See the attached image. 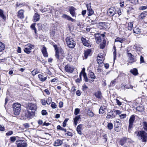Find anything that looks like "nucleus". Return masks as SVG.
I'll use <instances>...</instances> for the list:
<instances>
[{
  "label": "nucleus",
  "mask_w": 147,
  "mask_h": 147,
  "mask_svg": "<svg viewBox=\"0 0 147 147\" xmlns=\"http://www.w3.org/2000/svg\"><path fill=\"white\" fill-rule=\"evenodd\" d=\"M81 94V92L80 90H78L76 92V94L78 96H80Z\"/></svg>",
  "instance_id": "61"
},
{
  "label": "nucleus",
  "mask_w": 147,
  "mask_h": 147,
  "mask_svg": "<svg viewBox=\"0 0 147 147\" xmlns=\"http://www.w3.org/2000/svg\"><path fill=\"white\" fill-rule=\"evenodd\" d=\"M69 120V119L66 118L63 123V126L65 127L66 125V123Z\"/></svg>",
  "instance_id": "48"
},
{
  "label": "nucleus",
  "mask_w": 147,
  "mask_h": 147,
  "mask_svg": "<svg viewBox=\"0 0 147 147\" xmlns=\"http://www.w3.org/2000/svg\"><path fill=\"white\" fill-rule=\"evenodd\" d=\"M13 134V132L12 131H10L6 133V135L9 136L12 135Z\"/></svg>",
  "instance_id": "54"
},
{
  "label": "nucleus",
  "mask_w": 147,
  "mask_h": 147,
  "mask_svg": "<svg viewBox=\"0 0 147 147\" xmlns=\"http://www.w3.org/2000/svg\"><path fill=\"white\" fill-rule=\"evenodd\" d=\"M23 125L25 128H27L29 127V124L28 123H26L24 124H23Z\"/></svg>",
  "instance_id": "63"
},
{
  "label": "nucleus",
  "mask_w": 147,
  "mask_h": 147,
  "mask_svg": "<svg viewBox=\"0 0 147 147\" xmlns=\"http://www.w3.org/2000/svg\"><path fill=\"white\" fill-rule=\"evenodd\" d=\"M87 114L88 115L91 117H92L94 116V113L92 111H88L87 112Z\"/></svg>",
  "instance_id": "46"
},
{
  "label": "nucleus",
  "mask_w": 147,
  "mask_h": 147,
  "mask_svg": "<svg viewBox=\"0 0 147 147\" xmlns=\"http://www.w3.org/2000/svg\"><path fill=\"white\" fill-rule=\"evenodd\" d=\"M121 121L119 119H117L114 121L115 127H119L120 125Z\"/></svg>",
  "instance_id": "29"
},
{
  "label": "nucleus",
  "mask_w": 147,
  "mask_h": 147,
  "mask_svg": "<svg viewBox=\"0 0 147 147\" xmlns=\"http://www.w3.org/2000/svg\"><path fill=\"white\" fill-rule=\"evenodd\" d=\"M51 106L52 108L55 109L56 108L57 105L55 102H53L51 103Z\"/></svg>",
  "instance_id": "49"
},
{
  "label": "nucleus",
  "mask_w": 147,
  "mask_h": 147,
  "mask_svg": "<svg viewBox=\"0 0 147 147\" xmlns=\"http://www.w3.org/2000/svg\"><path fill=\"white\" fill-rule=\"evenodd\" d=\"M104 59V57L102 55H99L97 57V62L99 64H101L102 63Z\"/></svg>",
  "instance_id": "13"
},
{
  "label": "nucleus",
  "mask_w": 147,
  "mask_h": 147,
  "mask_svg": "<svg viewBox=\"0 0 147 147\" xmlns=\"http://www.w3.org/2000/svg\"><path fill=\"white\" fill-rule=\"evenodd\" d=\"M84 79V81L86 82H88L89 81V79H88L87 77L86 74V73H84L83 75H82Z\"/></svg>",
  "instance_id": "43"
},
{
  "label": "nucleus",
  "mask_w": 147,
  "mask_h": 147,
  "mask_svg": "<svg viewBox=\"0 0 147 147\" xmlns=\"http://www.w3.org/2000/svg\"><path fill=\"white\" fill-rule=\"evenodd\" d=\"M117 114L119 115L121 113V111L119 110H116L115 111Z\"/></svg>",
  "instance_id": "64"
},
{
  "label": "nucleus",
  "mask_w": 147,
  "mask_h": 147,
  "mask_svg": "<svg viewBox=\"0 0 147 147\" xmlns=\"http://www.w3.org/2000/svg\"><path fill=\"white\" fill-rule=\"evenodd\" d=\"M61 17L63 19H67L68 20L71 21L72 22H73L74 20L72 19L69 16L65 14H63L61 16Z\"/></svg>",
  "instance_id": "17"
},
{
  "label": "nucleus",
  "mask_w": 147,
  "mask_h": 147,
  "mask_svg": "<svg viewBox=\"0 0 147 147\" xmlns=\"http://www.w3.org/2000/svg\"><path fill=\"white\" fill-rule=\"evenodd\" d=\"M89 77L92 79H94L96 78V77L94 75V74L91 71H89Z\"/></svg>",
  "instance_id": "32"
},
{
  "label": "nucleus",
  "mask_w": 147,
  "mask_h": 147,
  "mask_svg": "<svg viewBox=\"0 0 147 147\" xmlns=\"http://www.w3.org/2000/svg\"><path fill=\"white\" fill-rule=\"evenodd\" d=\"M86 7L87 9L88 16H90L94 14V12L91 8L90 5H86Z\"/></svg>",
  "instance_id": "12"
},
{
  "label": "nucleus",
  "mask_w": 147,
  "mask_h": 147,
  "mask_svg": "<svg viewBox=\"0 0 147 147\" xmlns=\"http://www.w3.org/2000/svg\"><path fill=\"white\" fill-rule=\"evenodd\" d=\"M144 128L145 130L147 131V121H144L143 123Z\"/></svg>",
  "instance_id": "41"
},
{
  "label": "nucleus",
  "mask_w": 147,
  "mask_h": 147,
  "mask_svg": "<svg viewBox=\"0 0 147 147\" xmlns=\"http://www.w3.org/2000/svg\"><path fill=\"white\" fill-rule=\"evenodd\" d=\"M115 9L113 7L109 8L107 12L108 15L110 16H113L116 14Z\"/></svg>",
  "instance_id": "10"
},
{
  "label": "nucleus",
  "mask_w": 147,
  "mask_h": 147,
  "mask_svg": "<svg viewBox=\"0 0 147 147\" xmlns=\"http://www.w3.org/2000/svg\"><path fill=\"white\" fill-rule=\"evenodd\" d=\"M130 1L131 3L134 4H136L138 3V0H130Z\"/></svg>",
  "instance_id": "47"
},
{
  "label": "nucleus",
  "mask_w": 147,
  "mask_h": 147,
  "mask_svg": "<svg viewBox=\"0 0 147 147\" xmlns=\"http://www.w3.org/2000/svg\"><path fill=\"white\" fill-rule=\"evenodd\" d=\"M129 88H132L133 86L131 85L129 86H127V85H125V86H124V90H125V88L129 89Z\"/></svg>",
  "instance_id": "55"
},
{
  "label": "nucleus",
  "mask_w": 147,
  "mask_h": 147,
  "mask_svg": "<svg viewBox=\"0 0 147 147\" xmlns=\"http://www.w3.org/2000/svg\"><path fill=\"white\" fill-rule=\"evenodd\" d=\"M65 41L67 45L69 48H73L75 46L76 44V42L74 40L72 37L71 36L67 37L65 38Z\"/></svg>",
  "instance_id": "1"
},
{
  "label": "nucleus",
  "mask_w": 147,
  "mask_h": 147,
  "mask_svg": "<svg viewBox=\"0 0 147 147\" xmlns=\"http://www.w3.org/2000/svg\"><path fill=\"white\" fill-rule=\"evenodd\" d=\"M35 23H33L31 24V28L34 30L35 33L36 34V30L35 27Z\"/></svg>",
  "instance_id": "38"
},
{
  "label": "nucleus",
  "mask_w": 147,
  "mask_h": 147,
  "mask_svg": "<svg viewBox=\"0 0 147 147\" xmlns=\"http://www.w3.org/2000/svg\"><path fill=\"white\" fill-rule=\"evenodd\" d=\"M134 33L138 34L140 33V30L138 28L135 27L133 29Z\"/></svg>",
  "instance_id": "33"
},
{
  "label": "nucleus",
  "mask_w": 147,
  "mask_h": 147,
  "mask_svg": "<svg viewBox=\"0 0 147 147\" xmlns=\"http://www.w3.org/2000/svg\"><path fill=\"white\" fill-rule=\"evenodd\" d=\"M57 129L58 130H61L65 132H66V130L65 129L61 127L60 125H58L57 126Z\"/></svg>",
  "instance_id": "40"
},
{
  "label": "nucleus",
  "mask_w": 147,
  "mask_h": 147,
  "mask_svg": "<svg viewBox=\"0 0 147 147\" xmlns=\"http://www.w3.org/2000/svg\"><path fill=\"white\" fill-rule=\"evenodd\" d=\"M113 48L114 49V51L113 52V55L114 56V60H115L116 57V48L115 46H114Z\"/></svg>",
  "instance_id": "45"
},
{
  "label": "nucleus",
  "mask_w": 147,
  "mask_h": 147,
  "mask_svg": "<svg viewBox=\"0 0 147 147\" xmlns=\"http://www.w3.org/2000/svg\"><path fill=\"white\" fill-rule=\"evenodd\" d=\"M24 10L22 9L20 10L17 13V16L18 18H20L22 19L24 18Z\"/></svg>",
  "instance_id": "15"
},
{
  "label": "nucleus",
  "mask_w": 147,
  "mask_h": 147,
  "mask_svg": "<svg viewBox=\"0 0 147 147\" xmlns=\"http://www.w3.org/2000/svg\"><path fill=\"white\" fill-rule=\"evenodd\" d=\"M94 35L96 38V42L97 43H99L101 42V37H104L105 36V35L103 34L97 33L94 34Z\"/></svg>",
  "instance_id": "6"
},
{
  "label": "nucleus",
  "mask_w": 147,
  "mask_h": 147,
  "mask_svg": "<svg viewBox=\"0 0 147 147\" xmlns=\"http://www.w3.org/2000/svg\"><path fill=\"white\" fill-rule=\"evenodd\" d=\"M65 69L67 72L71 73L73 72L74 68L70 65L67 64L65 66Z\"/></svg>",
  "instance_id": "8"
},
{
  "label": "nucleus",
  "mask_w": 147,
  "mask_h": 147,
  "mask_svg": "<svg viewBox=\"0 0 147 147\" xmlns=\"http://www.w3.org/2000/svg\"><path fill=\"white\" fill-rule=\"evenodd\" d=\"M125 38L117 37L115 40V42H119L121 43H122L123 42L125 41Z\"/></svg>",
  "instance_id": "24"
},
{
  "label": "nucleus",
  "mask_w": 147,
  "mask_h": 147,
  "mask_svg": "<svg viewBox=\"0 0 147 147\" xmlns=\"http://www.w3.org/2000/svg\"><path fill=\"white\" fill-rule=\"evenodd\" d=\"M10 140L11 142H13L16 140V138L14 136L11 137H10Z\"/></svg>",
  "instance_id": "58"
},
{
  "label": "nucleus",
  "mask_w": 147,
  "mask_h": 147,
  "mask_svg": "<svg viewBox=\"0 0 147 147\" xmlns=\"http://www.w3.org/2000/svg\"><path fill=\"white\" fill-rule=\"evenodd\" d=\"M115 100L116 101V102L117 105H118L119 106H120L121 105V102L117 99H116Z\"/></svg>",
  "instance_id": "57"
},
{
  "label": "nucleus",
  "mask_w": 147,
  "mask_h": 147,
  "mask_svg": "<svg viewBox=\"0 0 147 147\" xmlns=\"http://www.w3.org/2000/svg\"><path fill=\"white\" fill-rule=\"evenodd\" d=\"M31 50H30V48H25L24 51L25 53H26L28 54L31 52Z\"/></svg>",
  "instance_id": "42"
},
{
  "label": "nucleus",
  "mask_w": 147,
  "mask_h": 147,
  "mask_svg": "<svg viewBox=\"0 0 147 147\" xmlns=\"http://www.w3.org/2000/svg\"><path fill=\"white\" fill-rule=\"evenodd\" d=\"M107 127L109 129L111 130L113 128V124L111 123H109L108 124Z\"/></svg>",
  "instance_id": "37"
},
{
  "label": "nucleus",
  "mask_w": 147,
  "mask_h": 147,
  "mask_svg": "<svg viewBox=\"0 0 147 147\" xmlns=\"http://www.w3.org/2000/svg\"><path fill=\"white\" fill-rule=\"evenodd\" d=\"M130 72L134 75H137L138 74V70L136 68L131 70Z\"/></svg>",
  "instance_id": "28"
},
{
  "label": "nucleus",
  "mask_w": 147,
  "mask_h": 147,
  "mask_svg": "<svg viewBox=\"0 0 147 147\" xmlns=\"http://www.w3.org/2000/svg\"><path fill=\"white\" fill-rule=\"evenodd\" d=\"M127 138H126L124 137L121 139L119 141V144L121 146L123 145L126 142Z\"/></svg>",
  "instance_id": "26"
},
{
  "label": "nucleus",
  "mask_w": 147,
  "mask_h": 147,
  "mask_svg": "<svg viewBox=\"0 0 147 147\" xmlns=\"http://www.w3.org/2000/svg\"><path fill=\"white\" fill-rule=\"evenodd\" d=\"M116 82V79H115L114 80L112 81L111 82L110 86H113L115 85V84Z\"/></svg>",
  "instance_id": "50"
},
{
  "label": "nucleus",
  "mask_w": 147,
  "mask_h": 147,
  "mask_svg": "<svg viewBox=\"0 0 147 147\" xmlns=\"http://www.w3.org/2000/svg\"><path fill=\"white\" fill-rule=\"evenodd\" d=\"M38 78H39L40 80L42 82H44L47 79V77H44L42 75L39 74L38 76Z\"/></svg>",
  "instance_id": "23"
},
{
  "label": "nucleus",
  "mask_w": 147,
  "mask_h": 147,
  "mask_svg": "<svg viewBox=\"0 0 147 147\" xmlns=\"http://www.w3.org/2000/svg\"><path fill=\"white\" fill-rule=\"evenodd\" d=\"M120 118L121 119H123L126 117V115L125 114H121L119 115Z\"/></svg>",
  "instance_id": "53"
},
{
  "label": "nucleus",
  "mask_w": 147,
  "mask_h": 147,
  "mask_svg": "<svg viewBox=\"0 0 147 147\" xmlns=\"http://www.w3.org/2000/svg\"><path fill=\"white\" fill-rule=\"evenodd\" d=\"M52 102V98L51 97H49L46 101V103L48 104H50Z\"/></svg>",
  "instance_id": "44"
},
{
  "label": "nucleus",
  "mask_w": 147,
  "mask_h": 147,
  "mask_svg": "<svg viewBox=\"0 0 147 147\" xmlns=\"http://www.w3.org/2000/svg\"><path fill=\"white\" fill-rule=\"evenodd\" d=\"M144 109V108L142 106H139L136 108V110L140 112L143 111Z\"/></svg>",
  "instance_id": "31"
},
{
  "label": "nucleus",
  "mask_w": 147,
  "mask_h": 147,
  "mask_svg": "<svg viewBox=\"0 0 147 147\" xmlns=\"http://www.w3.org/2000/svg\"><path fill=\"white\" fill-rule=\"evenodd\" d=\"M80 110L78 108L76 109H75V111L74 112V114L76 115H77L79 113Z\"/></svg>",
  "instance_id": "51"
},
{
  "label": "nucleus",
  "mask_w": 147,
  "mask_h": 147,
  "mask_svg": "<svg viewBox=\"0 0 147 147\" xmlns=\"http://www.w3.org/2000/svg\"><path fill=\"white\" fill-rule=\"evenodd\" d=\"M53 47L55 50V57L57 59V60H60V59H62L63 58L62 54L63 53L62 50L60 49V51H59L56 45H54Z\"/></svg>",
  "instance_id": "4"
},
{
  "label": "nucleus",
  "mask_w": 147,
  "mask_h": 147,
  "mask_svg": "<svg viewBox=\"0 0 147 147\" xmlns=\"http://www.w3.org/2000/svg\"><path fill=\"white\" fill-rule=\"evenodd\" d=\"M133 22H129L128 24V29L129 30H132L133 27Z\"/></svg>",
  "instance_id": "35"
},
{
  "label": "nucleus",
  "mask_w": 147,
  "mask_h": 147,
  "mask_svg": "<svg viewBox=\"0 0 147 147\" xmlns=\"http://www.w3.org/2000/svg\"><path fill=\"white\" fill-rule=\"evenodd\" d=\"M0 17L4 20H5L6 18L3 14V11L0 9Z\"/></svg>",
  "instance_id": "34"
},
{
  "label": "nucleus",
  "mask_w": 147,
  "mask_h": 147,
  "mask_svg": "<svg viewBox=\"0 0 147 147\" xmlns=\"http://www.w3.org/2000/svg\"><path fill=\"white\" fill-rule=\"evenodd\" d=\"M96 97L98 98H101L102 97V94L100 91H97L94 93Z\"/></svg>",
  "instance_id": "25"
},
{
  "label": "nucleus",
  "mask_w": 147,
  "mask_h": 147,
  "mask_svg": "<svg viewBox=\"0 0 147 147\" xmlns=\"http://www.w3.org/2000/svg\"><path fill=\"white\" fill-rule=\"evenodd\" d=\"M147 8V6H143L140 7H139V9L141 10H143L146 9Z\"/></svg>",
  "instance_id": "52"
},
{
  "label": "nucleus",
  "mask_w": 147,
  "mask_h": 147,
  "mask_svg": "<svg viewBox=\"0 0 147 147\" xmlns=\"http://www.w3.org/2000/svg\"><path fill=\"white\" fill-rule=\"evenodd\" d=\"M16 143L18 147H26L27 146L26 143L23 140H17L16 142Z\"/></svg>",
  "instance_id": "5"
},
{
  "label": "nucleus",
  "mask_w": 147,
  "mask_h": 147,
  "mask_svg": "<svg viewBox=\"0 0 147 147\" xmlns=\"http://www.w3.org/2000/svg\"><path fill=\"white\" fill-rule=\"evenodd\" d=\"M81 40L85 46L88 47L90 46V44L88 42V40H86L85 38L82 37L81 38Z\"/></svg>",
  "instance_id": "16"
},
{
  "label": "nucleus",
  "mask_w": 147,
  "mask_h": 147,
  "mask_svg": "<svg viewBox=\"0 0 147 147\" xmlns=\"http://www.w3.org/2000/svg\"><path fill=\"white\" fill-rule=\"evenodd\" d=\"M63 143L62 141L59 139H57L55 141L53 145L54 146H61Z\"/></svg>",
  "instance_id": "18"
},
{
  "label": "nucleus",
  "mask_w": 147,
  "mask_h": 147,
  "mask_svg": "<svg viewBox=\"0 0 147 147\" xmlns=\"http://www.w3.org/2000/svg\"><path fill=\"white\" fill-rule=\"evenodd\" d=\"M135 115H132L130 117L129 121V126L128 129H130L132 127L133 124L135 120Z\"/></svg>",
  "instance_id": "7"
},
{
  "label": "nucleus",
  "mask_w": 147,
  "mask_h": 147,
  "mask_svg": "<svg viewBox=\"0 0 147 147\" xmlns=\"http://www.w3.org/2000/svg\"><path fill=\"white\" fill-rule=\"evenodd\" d=\"M80 118V116H77L74 119V121L77 122Z\"/></svg>",
  "instance_id": "59"
},
{
  "label": "nucleus",
  "mask_w": 147,
  "mask_h": 147,
  "mask_svg": "<svg viewBox=\"0 0 147 147\" xmlns=\"http://www.w3.org/2000/svg\"><path fill=\"white\" fill-rule=\"evenodd\" d=\"M40 15L37 13H35L33 17V20L34 22H36L38 21L39 20Z\"/></svg>",
  "instance_id": "20"
},
{
  "label": "nucleus",
  "mask_w": 147,
  "mask_h": 147,
  "mask_svg": "<svg viewBox=\"0 0 147 147\" xmlns=\"http://www.w3.org/2000/svg\"><path fill=\"white\" fill-rule=\"evenodd\" d=\"M147 15V12L146 11H143L139 16V20H142L146 17Z\"/></svg>",
  "instance_id": "19"
},
{
  "label": "nucleus",
  "mask_w": 147,
  "mask_h": 147,
  "mask_svg": "<svg viewBox=\"0 0 147 147\" xmlns=\"http://www.w3.org/2000/svg\"><path fill=\"white\" fill-rule=\"evenodd\" d=\"M144 62V59L143 57L142 56H141L140 58V63H142Z\"/></svg>",
  "instance_id": "60"
},
{
  "label": "nucleus",
  "mask_w": 147,
  "mask_h": 147,
  "mask_svg": "<svg viewBox=\"0 0 147 147\" xmlns=\"http://www.w3.org/2000/svg\"><path fill=\"white\" fill-rule=\"evenodd\" d=\"M21 105L19 103H14L13 105V113L16 115H18L21 110Z\"/></svg>",
  "instance_id": "2"
},
{
  "label": "nucleus",
  "mask_w": 147,
  "mask_h": 147,
  "mask_svg": "<svg viewBox=\"0 0 147 147\" xmlns=\"http://www.w3.org/2000/svg\"><path fill=\"white\" fill-rule=\"evenodd\" d=\"M139 139L142 140V142H146L147 140V133L144 131H141L138 132L137 135Z\"/></svg>",
  "instance_id": "3"
},
{
  "label": "nucleus",
  "mask_w": 147,
  "mask_h": 147,
  "mask_svg": "<svg viewBox=\"0 0 147 147\" xmlns=\"http://www.w3.org/2000/svg\"><path fill=\"white\" fill-rule=\"evenodd\" d=\"M38 71L36 70H34L32 72V74L33 76H35L37 74H38Z\"/></svg>",
  "instance_id": "56"
},
{
  "label": "nucleus",
  "mask_w": 147,
  "mask_h": 147,
  "mask_svg": "<svg viewBox=\"0 0 147 147\" xmlns=\"http://www.w3.org/2000/svg\"><path fill=\"white\" fill-rule=\"evenodd\" d=\"M91 52V50L90 49H88L85 51L84 55L85 59H86L87 58L88 56L90 54Z\"/></svg>",
  "instance_id": "27"
},
{
  "label": "nucleus",
  "mask_w": 147,
  "mask_h": 147,
  "mask_svg": "<svg viewBox=\"0 0 147 147\" xmlns=\"http://www.w3.org/2000/svg\"><path fill=\"white\" fill-rule=\"evenodd\" d=\"M105 109L104 107H101L99 110V113L102 114L104 113V110Z\"/></svg>",
  "instance_id": "36"
},
{
  "label": "nucleus",
  "mask_w": 147,
  "mask_h": 147,
  "mask_svg": "<svg viewBox=\"0 0 147 147\" xmlns=\"http://www.w3.org/2000/svg\"><path fill=\"white\" fill-rule=\"evenodd\" d=\"M42 52L44 57H48V55L47 52L46 48L43 47L42 49Z\"/></svg>",
  "instance_id": "22"
},
{
  "label": "nucleus",
  "mask_w": 147,
  "mask_h": 147,
  "mask_svg": "<svg viewBox=\"0 0 147 147\" xmlns=\"http://www.w3.org/2000/svg\"><path fill=\"white\" fill-rule=\"evenodd\" d=\"M128 57L129 60V63H133L136 61V57L133 55L132 54L130 53H128Z\"/></svg>",
  "instance_id": "9"
},
{
  "label": "nucleus",
  "mask_w": 147,
  "mask_h": 147,
  "mask_svg": "<svg viewBox=\"0 0 147 147\" xmlns=\"http://www.w3.org/2000/svg\"><path fill=\"white\" fill-rule=\"evenodd\" d=\"M47 112L46 110H43L42 111V115H46Z\"/></svg>",
  "instance_id": "62"
},
{
  "label": "nucleus",
  "mask_w": 147,
  "mask_h": 147,
  "mask_svg": "<svg viewBox=\"0 0 147 147\" xmlns=\"http://www.w3.org/2000/svg\"><path fill=\"white\" fill-rule=\"evenodd\" d=\"M106 41L103 40V42L100 44V48L101 49H103L105 46Z\"/></svg>",
  "instance_id": "39"
},
{
  "label": "nucleus",
  "mask_w": 147,
  "mask_h": 147,
  "mask_svg": "<svg viewBox=\"0 0 147 147\" xmlns=\"http://www.w3.org/2000/svg\"><path fill=\"white\" fill-rule=\"evenodd\" d=\"M27 109L32 111H35L36 109V107L35 104L32 103H30L28 104Z\"/></svg>",
  "instance_id": "14"
},
{
  "label": "nucleus",
  "mask_w": 147,
  "mask_h": 147,
  "mask_svg": "<svg viewBox=\"0 0 147 147\" xmlns=\"http://www.w3.org/2000/svg\"><path fill=\"white\" fill-rule=\"evenodd\" d=\"M82 126V125L80 124L78 126L77 128V131L78 133L80 135H81L82 134L81 129Z\"/></svg>",
  "instance_id": "21"
},
{
  "label": "nucleus",
  "mask_w": 147,
  "mask_h": 147,
  "mask_svg": "<svg viewBox=\"0 0 147 147\" xmlns=\"http://www.w3.org/2000/svg\"><path fill=\"white\" fill-rule=\"evenodd\" d=\"M76 9L73 6L70 7L69 11L70 13L72 16L73 17H76Z\"/></svg>",
  "instance_id": "11"
},
{
  "label": "nucleus",
  "mask_w": 147,
  "mask_h": 147,
  "mask_svg": "<svg viewBox=\"0 0 147 147\" xmlns=\"http://www.w3.org/2000/svg\"><path fill=\"white\" fill-rule=\"evenodd\" d=\"M5 49L4 44L1 42H0V52L3 51Z\"/></svg>",
  "instance_id": "30"
}]
</instances>
